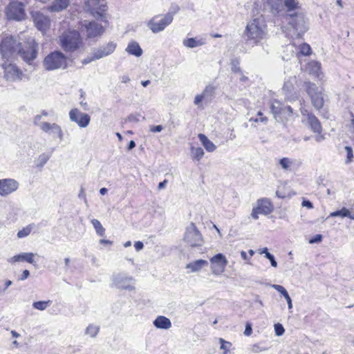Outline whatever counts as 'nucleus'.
<instances>
[{
    "label": "nucleus",
    "mask_w": 354,
    "mask_h": 354,
    "mask_svg": "<svg viewBox=\"0 0 354 354\" xmlns=\"http://www.w3.org/2000/svg\"><path fill=\"white\" fill-rule=\"evenodd\" d=\"M266 12L274 17L281 15L284 12L282 0H254L252 12L261 15Z\"/></svg>",
    "instance_id": "obj_4"
},
{
    "label": "nucleus",
    "mask_w": 354,
    "mask_h": 354,
    "mask_svg": "<svg viewBox=\"0 0 354 354\" xmlns=\"http://www.w3.org/2000/svg\"><path fill=\"white\" fill-rule=\"evenodd\" d=\"M115 48L116 44L111 41L106 44L105 46L95 48L93 50L95 51V58H98L100 59L106 57L112 54L115 50Z\"/></svg>",
    "instance_id": "obj_25"
},
{
    "label": "nucleus",
    "mask_w": 354,
    "mask_h": 354,
    "mask_svg": "<svg viewBox=\"0 0 354 354\" xmlns=\"http://www.w3.org/2000/svg\"><path fill=\"white\" fill-rule=\"evenodd\" d=\"M198 138L207 151L213 152L216 150V145L210 140H209L206 136L200 133L198 134Z\"/></svg>",
    "instance_id": "obj_35"
},
{
    "label": "nucleus",
    "mask_w": 354,
    "mask_h": 354,
    "mask_svg": "<svg viewBox=\"0 0 354 354\" xmlns=\"http://www.w3.org/2000/svg\"><path fill=\"white\" fill-rule=\"evenodd\" d=\"M252 329L250 324H247V325L245 326V331H244V334L246 336H250L252 334Z\"/></svg>",
    "instance_id": "obj_58"
},
{
    "label": "nucleus",
    "mask_w": 354,
    "mask_h": 354,
    "mask_svg": "<svg viewBox=\"0 0 354 354\" xmlns=\"http://www.w3.org/2000/svg\"><path fill=\"white\" fill-rule=\"evenodd\" d=\"M6 14L10 19L23 20L26 16L24 6L19 2H11L6 8Z\"/></svg>",
    "instance_id": "obj_15"
},
{
    "label": "nucleus",
    "mask_w": 354,
    "mask_h": 354,
    "mask_svg": "<svg viewBox=\"0 0 354 354\" xmlns=\"http://www.w3.org/2000/svg\"><path fill=\"white\" fill-rule=\"evenodd\" d=\"M30 276V272L28 270H25L23 271L22 274L19 277V280L24 281L26 279Z\"/></svg>",
    "instance_id": "obj_57"
},
{
    "label": "nucleus",
    "mask_w": 354,
    "mask_h": 354,
    "mask_svg": "<svg viewBox=\"0 0 354 354\" xmlns=\"http://www.w3.org/2000/svg\"><path fill=\"white\" fill-rule=\"evenodd\" d=\"M162 125H157V126H151L150 127V131L153 133L160 132L162 130Z\"/></svg>",
    "instance_id": "obj_53"
},
{
    "label": "nucleus",
    "mask_w": 354,
    "mask_h": 354,
    "mask_svg": "<svg viewBox=\"0 0 354 354\" xmlns=\"http://www.w3.org/2000/svg\"><path fill=\"white\" fill-rule=\"evenodd\" d=\"M304 86L313 106L317 110L321 109L324 103L323 88H319L315 84L310 82H305Z\"/></svg>",
    "instance_id": "obj_8"
},
{
    "label": "nucleus",
    "mask_w": 354,
    "mask_h": 354,
    "mask_svg": "<svg viewBox=\"0 0 354 354\" xmlns=\"http://www.w3.org/2000/svg\"><path fill=\"white\" fill-rule=\"evenodd\" d=\"M40 129L47 134L58 138L60 140L64 138V132L62 127L57 123L46 122V123L41 124Z\"/></svg>",
    "instance_id": "obj_24"
},
{
    "label": "nucleus",
    "mask_w": 354,
    "mask_h": 354,
    "mask_svg": "<svg viewBox=\"0 0 354 354\" xmlns=\"http://www.w3.org/2000/svg\"><path fill=\"white\" fill-rule=\"evenodd\" d=\"M38 45L33 38H28L23 48L19 46L17 55L26 62H30L37 57Z\"/></svg>",
    "instance_id": "obj_12"
},
{
    "label": "nucleus",
    "mask_w": 354,
    "mask_h": 354,
    "mask_svg": "<svg viewBox=\"0 0 354 354\" xmlns=\"http://www.w3.org/2000/svg\"><path fill=\"white\" fill-rule=\"evenodd\" d=\"M204 155V151L201 147H191V156L193 159L199 161Z\"/></svg>",
    "instance_id": "obj_39"
},
{
    "label": "nucleus",
    "mask_w": 354,
    "mask_h": 354,
    "mask_svg": "<svg viewBox=\"0 0 354 354\" xmlns=\"http://www.w3.org/2000/svg\"><path fill=\"white\" fill-rule=\"evenodd\" d=\"M284 6L288 11L294 10L299 8V1L298 0H285Z\"/></svg>",
    "instance_id": "obj_44"
},
{
    "label": "nucleus",
    "mask_w": 354,
    "mask_h": 354,
    "mask_svg": "<svg viewBox=\"0 0 354 354\" xmlns=\"http://www.w3.org/2000/svg\"><path fill=\"white\" fill-rule=\"evenodd\" d=\"M258 252L260 254H265V257L269 259L272 267H277V262L276 261L274 257L268 252V249L267 248L259 249Z\"/></svg>",
    "instance_id": "obj_37"
},
{
    "label": "nucleus",
    "mask_w": 354,
    "mask_h": 354,
    "mask_svg": "<svg viewBox=\"0 0 354 354\" xmlns=\"http://www.w3.org/2000/svg\"><path fill=\"white\" fill-rule=\"evenodd\" d=\"M50 155L47 153H41L37 160V165L38 167H42L49 160Z\"/></svg>",
    "instance_id": "obj_45"
},
{
    "label": "nucleus",
    "mask_w": 354,
    "mask_h": 354,
    "mask_svg": "<svg viewBox=\"0 0 354 354\" xmlns=\"http://www.w3.org/2000/svg\"><path fill=\"white\" fill-rule=\"evenodd\" d=\"M215 88L212 85L207 86L201 93L197 94L194 100V104L201 107L203 104H208L214 95Z\"/></svg>",
    "instance_id": "obj_21"
},
{
    "label": "nucleus",
    "mask_w": 354,
    "mask_h": 354,
    "mask_svg": "<svg viewBox=\"0 0 354 354\" xmlns=\"http://www.w3.org/2000/svg\"><path fill=\"white\" fill-rule=\"evenodd\" d=\"M135 283L133 277L124 272H117L112 274L110 286L120 290L133 291L136 289Z\"/></svg>",
    "instance_id": "obj_6"
},
{
    "label": "nucleus",
    "mask_w": 354,
    "mask_h": 354,
    "mask_svg": "<svg viewBox=\"0 0 354 354\" xmlns=\"http://www.w3.org/2000/svg\"><path fill=\"white\" fill-rule=\"evenodd\" d=\"M157 328L169 329L171 327V322L169 319L165 316H158L153 322Z\"/></svg>",
    "instance_id": "obj_32"
},
{
    "label": "nucleus",
    "mask_w": 354,
    "mask_h": 354,
    "mask_svg": "<svg viewBox=\"0 0 354 354\" xmlns=\"http://www.w3.org/2000/svg\"><path fill=\"white\" fill-rule=\"evenodd\" d=\"M134 247L136 251H140L143 249L144 245L143 243L141 241H136L134 243Z\"/></svg>",
    "instance_id": "obj_55"
},
{
    "label": "nucleus",
    "mask_w": 354,
    "mask_h": 354,
    "mask_svg": "<svg viewBox=\"0 0 354 354\" xmlns=\"http://www.w3.org/2000/svg\"><path fill=\"white\" fill-rule=\"evenodd\" d=\"M41 118H42V115L40 113V114L36 115L33 119L34 124L37 126L39 129H40L41 124L46 123V122H41Z\"/></svg>",
    "instance_id": "obj_50"
},
{
    "label": "nucleus",
    "mask_w": 354,
    "mask_h": 354,
    "mask_svg": "<svg viewBox=\"0 0 354 354\" xmlns=\"http://www.w3.org/2000/svg\"><path fill=\"white\" fill-rule=\"evenodd\" d=\"M80 26L82 30L83 28L86 30L88 38L99 37L104 32L103 26L95 21L88 22L87 21H84L81 22Z\"/></svg>",
    "instance_id": "obj_20"
},
{
    "label": "nucleus",
    "mask_w": 354,
    "mask_h": 354,
    "mask_svg": "<svg viewBox=\"0 0 354 354\" xmlns=\"http://www.w3.org/2000/svg\"><path fill=\"white\" fill-rule=\"evenodd\" d=\"M211 271L214 275H221L224 272L227 264L226 257L221 253L213 256L210 259Z\"/></svg>",
    "instance_id": "obj_16"
},
{
    "label": "nucleus",
    "mask_w": 354,
    "mask_h": 354,
    "mask_svg": "<svg viewBox=\"0 0 354 354\" xmlns=\"http://www.w3.org/2000/svg\"><path fill=\"white\" fill-rule=\"evenodd\" d=\"M297 82L296 76H291L286 80L283 84L282 91L285 98L290 102L295 101L299 97V94L296 91L295 84Z\"/></svg>",
    "instance_id": "obj_17"
},
{
    "label": "nucleus",
    "mask_w": 354,
    "mask_h": 354,
    "mask_svg": "<svg viewBox=\"0 0 354 354\" xmlns=\"http://www.w3.org/2000/svg\"><path fill=\"white\" fill-rule=\"evenodd\" d=\"M96 59H99L98 58H95V51L93 50V56L92 57H87L86 58L84 59L82 61V63L83 64H88L91 63V62H93L94 60H96Z\"/></svg>",
    "instance_id": "obj_52"
},
{
    "label": "nucleus",
    "mask_w": 354,
    "mask_h": 354,
    "mask_svg": "<svg viewBox=\"0 0 354 354\" xmlns=\"http://www.w3.org/2000/svg\"><path fill=\"white\" fill-rule=\"evenodd\" d=\"M184 241L191 247H199L203 245V236L194 223H189L186 227Z\"/></svg>",
    "instance_id": "obj_11"
},
{
    "label": "nucleus",
    "mask_w": 354,
    "mask_h": 354,
    "mask_svg": "<svg viewBox=\"0 0 354 354\" xmlns=\"http://www.w3.org/2000/svg\"><path fill=\"white\" fill-rule=\"evenodd\" d=\"M69 118L81 128L86 127L91 121V118L87 113H82L77 109H73L70 111Z\"/></svg>",
    "instance_id": "obj_22"
},
{
    "label": "nucleus",
    "mask_w": 354,
    "mask_h": 354,
    "mask_svg": "<svg viewBox=\"0 0 354 354\" xmlns=\"http://www.w3.org/2000/svg\"><path fill=\"white\" fill-rule=\"evenodd\" d=\"M297 55H310L311 54V48L310 45L306 43H303L298 46Z\"/></svg>",
    "instance_id": "obj_41"
},
{
    "label": "nucleus",
    "mask_w": 354,
    "mask_h": 354,
    "mask_svg": "<svg viewBox=\"0 0 354 354\" xmlns=\"http://www.w3.org/2000/svg\"><path fill=\"white\" fill-rule=\"evenodd\" d=\"M32 228L33 224L27 225L17 232V237L21 239L28 236L30 234Z\"/></svg>",
    "instance_id": "obj_43"
},
{
    "label": "nucleus",
    "mask_w": 354,
    "mask_h": 354,
    "mask_svg": "<svg viewBox=\"0 0 354 354\" xmlns=\"http://www.w3.org/2000/svg\"><path fill=\"white\" fill-rule=\"evenodd\" d=\"M285 299L288 303V309H292V299H291L290 297L289 296V295L288 296L285 297Z\"/></svg>",
    "instance_id": "obj_61"
},
{
    "label": "nucleus",
    "mask_w": 354,
    "mask_h": 354,
    "mask_svg": "<svg viewBox=\"0 0 354 354\" xmlns=\"http://www.w3.org/2000/svg\"><path fill=\"white\" fill-rule=\"evenodd\" d=\"M271 287L273 288L277 291H278L284 297L288 295V291L286 290V288L283 286H282L281 285L272 284V285H271Z\"/></svg>",
    "instance_id": "obj_47"
},
{
    "label": "nucleus",
    "mask_w": 354,
    "mask_h": 354,
    "mask_svg": "<svg viewBox=\"0 0 354 354\" xmlns=\"http://www.w3.org/2000/svg\"><path fill=\"white\" fill-rule=\"evenodd\" d=\"M274 327V332H275L276 335L281 336L284 333V331H285L284 328L281 324H279V323L275 324Z\"/></svg>",
    "instance_id": "obj_49"
},
{
    "label": "nucleus",
    "mask_w": 354,
    "mask_h": 354,
    "mask_svg": "<svg viewBox=\"0 0 354 354\" xmlns=\"http://www.w3.org/2000/svg\"><path fill=\"white\" fill-rule=\"evenodd\" d=\"M209 263L206 260L198 259L189 262L185 266V268L187 270V273L199 272L203 268L207 267Z\"/></svg>",
    "instance_id": "obj_27"
},
{
    "label": "nucleus",
    "mask_w": 354,
    "mask_h": 354,
    "mask_svg": "<svg viewBox=\"0 0 354 354\" xmlns=\"http://www.w3.org/2000/svg\"><path fill=\"white\" fill-rule=\"evenodd\" d=\"M239 62L238 60H233L232 62V71L234 73H239L241 72V69L239 67Z\"/></svg>",
    "instance_id": "obj_51"
},
{
    "label": "nucleus",
    "mask_w": 354,
    "mask_h": 354,
    "mask_svg": "<svg viewBox=\"0 0 354 354\" xmlns=\"http://www.w3.org/2000/svg\"><path fill=\"white\" fill-rule=\"evenodd\" d=\"M129 81H130V79H129V76L123 75L121 77V82L122 83H127Z\"/></svg>",
    "instance_id": "obj_64"
},
{
    "label": "nucleus",
    "mask_w": 354,
    "mask_h": 354,
    "mask_svg": "<svg viewBox=\"0 0 354 354\" xmlns=\"http://www.w3.org/2000/svg\"><path fill=\"white\" fill-rule=\"evenodd\" d=\"M322 239V236L321 234H317L315 236V237L310 240V243H317V242H320Z\"/></svg>",
    "instance_id": "obj_60"
},
{
    "label": "nucleus",
    "mask_w": 354,
    "mask_h": 354,
    "mask_svg": "<svg viewBox=\"0 0 354 354\" xmlns=\"http://www.w3.org/2000/svg\"><path fill=\"white\" fill-rule=\"evenodd\" d=\"M173 19L174 16L170 12L164 15H156L148 21L147 26L153 33H158L171 24Z\"/></svg>",
    "instance_id": "obj_9"
},
{
    "label": "nucleus",
    "mask_w": 354,
    "mask_h": 354,
    "mask_svg": "<svg viewBox=\"0 0 354 354\" xmlns=\"http://www.w3.org/2000/svg\"><path fill=\"white\" fill-rule=\"evenodd\" d=\"M95 230L97 234H98L100 236H105V229L102 225L101 223L95 218H93L91 221Z\"/></svg>",
    "instance_id": "obj_38"
},
{
    "label": "nucleus",
    "mask_w": 354,
    "mask_h": 354,
    "mask_svg": "<svg viewBox=\"0 0 354 354\" xmlns=\"http://www.w3.org/2000/svg\"><path fill=\"white\" fill-rule=\"evenodd\" d=\"M86 6L94 17L101 19L105 23L107 22L104 17L106 10L105 0H86Z\"/></svg>",
    "instance_id": "obj_13"
},
{
    "label": "nucleus",
    "mask_w": 354,
    "mask_h": 354,
    "mask_svg": "<svg viewBox=\"0 0 354 354\" xmlns=\"http://www.w3.org/2000/svg\"><path fill=\"white\" fill-rule=\"evenodd\" d=\"M301 205L303 207H307L308 209H313V203L310 201H308V200H304L302 201Z\"/></svg>",
    "instance_id": "obj_54"
},
{
    "label": "nucleus",
    "mask_w": 354,
    "mask_h": 354,
    "mask_svg": "<svg viewBox=\"0 0 354 354\" xmlns=\"http://www.w3.org/2000/svg\"><path fill=\"white\" fill-rule=\"evenodd\" d=\"M279 165L284 171H291L294 165V160L289 158H283L279 160Z\"/></svg>",
    "instance_id": "obj_36"
},
{
    "label": "nucleus",
    "mask_w": 354,
    "mask_h": 354,
    "mask_svg": "<svg viewBox=\"0 0 354 354\" xmlns=\"http://www.w3.org/2000/svg\"><path fill=\"white\" fill-rule=\"evenodd\" d=\"M252 19L248 23L244 30V37L247 41L254 44L263 39L267 34L266 24L263 14L253 13Z\"/></svg>",
    "instance_id": "obj_1"
},
{
    "label": "nucleus",
    "mask_w": 354,
    "mask_h": 354,
    "mask_svg": "<svg viewBox=\"0 0 354 354\" xmlns=\"http://www.w3.org/2000/svg\"><path fill=\"white\" fill-rule=\"evenodd\" d=\"M341 218L348 217L352 220H354V212H351L346 207H342L341 209L333 212L330 214L329 217H337Z\"/></svg>",
    "instance_id": "obj_34"
},
{
    "label": "nucleus",
    "mask_w": 354,
    "mask_h": 354,
    "mask_svg": "<svg viewBox=\"0 0 354 354\" xmlns=\"http://www.w3.org/2000/svg\"><path fill=\"white\" fill-rule=\"evenodd\" d=\"M20 44L10 36L5 37L0 44V51L4 59H9L17 55Z\"/></svg>",
    "instance_id": "obj_10"
},
{
    "label": "nucleus",
    "mask_w": 354,
    "mask_h": 354,
    "mask_svg": "<svg viewBox=\"0 0 354 354\" xmlns=\"http://www.w3.org/2000/svg\"><path fill=\"white\" fill-rule=\"evenodd\" d=\"M126 51L129 54L134 55L138 57H140L143 53L138 43L134 41L129 43L127 47L126 48Z\"/></svg>",
    "instance_id": "obj_33"
},
{
    "label": "nucleus",
    "mask_w": 354,
    "mask_h": 354,
    "mask_svg": "<svg viewBox=\"0 0 354 354\" xmlns=\"http://www.w3.org/2000/svg\"><path fill=\"white\" fill-rule=\"evenodd\" d=\"M51 304V301H35L32 304V306L34 308L39 310H46Z\"/></svg>",
    "instance_id": "obj_42"
},
{
    "label": "nucleus",
    "mask_w": 354,
    "mask_h": 354,
    "mask_svg": "<svg viewBox=\"0 0 354 354\" xmlns=\"http://www.w3.org/2000/svg\"><path fill=\"white\" fill-rule=\"evenodd\" d=\"M271 111L275 120L278 122H285L293 116V111L290 106L285 105L279 100H274L270 106Z\"/></svg>",
    "instance_id": "obj_7"
},
{
    "label": "nucleus",
    "mask_w": 354,
    "mask_h": 354,
    "mask_svg": "<svg viewBox=\"0 0 354 354\" xmlns=\"http://www.w3.org/2000/svg\"><path fill=\"white\" fill-rule=\"evenodd\" d=\"M71 3V0H54L48 10L53 12H59L66 10Z\"/></svg>",
    "instance_id": "obj_29"
},
{
    "label": "nucleus",
    "mask_w": 354,
    "mask_h": 354,
    "mask_svg": "<svg viewBox=\"0 0 354 354\" xmlns=\"http://www.w3.org/2000/svg\"><path fill=\"white\" fill-rule=\"evenodd\" d=\"M253 353H259L260 351H264V348L260 347L259 344H254L251 348Z\"/></svg>",
    "instance_id": "obj_56"
},
{
    "label": "nucleus",
    "mask_w": 354,
    "mask_h": 354,
    "mask_svg": "<svg viewBox=\"0 0 354 354\" xmlns=\"http://www.w3.org/2000/svg\"><path fill=\"white\" fill-rule=\"evenodd\" d=\"M31 15L35 26L41 32L47 30L50 24V19L43 13L35 11L31 12Z\"/></svg>",
    "instance_id": "obj_23"
},
{
    "label": "nucleus",
    "mask_w": 354,
    "mask_h": 354,
    "mask_svg": "<svg viewBox=\"0 0 354 354\" xmlns=\"http://www.w3.org/2000/svg\"><path fill=\"white\" fill-rule=\"evenodd\" d=\"M257 115L259 116L258 118H250V122L252 121V122H263V123H266L268 122L267 117L263 116L261 111H259L258 113H257Z\"/></svg>",
    "instance_id": "obj_48"
},
{
    "label": "nucleus",
    "mask_w": 354,
    "mask_h": 354,
    "mask_svg": "<svg viewBox=\"0 0 354 354\" xmlns=\"http://www.w3.org/2000/svg\"><path fill=\"white\" fill-rule=\"evenodd\" d=\"M35 256H36V254L32 252H22L9 258L8 259V262L11 264H13L17 262L26 261L31 264H35Z\"/></svg>",
    "instance_id": "obj_26"
},
{
    "label": "nucleus",
    "mask_w": 354,
    "mask_h": 354,
    "mask_svg": "<svg viewBox=\"0 0 354 354\" xmlns=\"http://www.w3.org/2000/svg\"><path fill=\"white\" fill-rule=\"evenodd\" d=\"M206 44L205 39L201 37H196L191 38H186L183 39V44L184 46L189 48H194L196 47L201 46Z\"/></svg>",
    "instance_id": "obj_30"
},
{
    "label": "nucleus",
    "mask_w": 354,
    "mask_h": 354,
    "mask_svg": "<svg viewBox=\"0 0 354 354\" xmlns=\"http://www.w3.org/2000/svg\"><path fill=\"white\" fill-rule=\"evenodd\" d=\"M273 210V206L271 201L268 198H261L257 201V205L252 208L251 216L257 220L259 214L267 215Z\"/></svg>",
    "instance_id": "obj_14"
},
{
    "label": "nucleus",
    "mask_w": 354,
    "mask_h": 354,
    "mask_svg": "<svg viewBox=\"0 0 354 354\" xmlns=\"http://www.w3.org/2000/svg\"><path fill=\"white\" fill-rule=\"evenodd\" d=\"M3 67L4 69V77L7 80L16 82L22 80L24 74L15 64L4 63Z\"/></svg>",
    "instance_id": "obj_19"
},
{
    "label": "nucleus",
    "mask_w": 354,
    "mask_h": 354,
    "mask_svg": "<svg viewBox=\"0 0 354 354\" xmlns=\"http://www.w3.org/2000/svg\"><path fill=\"white\" fill-rule=\"evenodd\" d=\"M167 184V180H164L163 181L160 182L158 185V189H162L165 187L166 185Z\"/></svg>",
    "instance_id": "obj_62"
},
{
    "label": "nucleus",
    "mask_w": 354,
    "mask_h": 354,
    "mask_svg": "<svg viewBox=\"0 0 354 354\" xmlns=\"http://www.w3.org/2000/svg\"><path fill=\"white\" fill-rule=\"evenodd\" d=\"M308 124L313 132L321 133L322 128L319 120L313 114H307Z\"/></svg>",
    "instance_id": "obj_31"
},
{
    "label": "nucleus",
    "mask_w": 354,
    "mask_h": 354,
    "mask_svg": "<svg viewBox=\"0 0 354 354\" xmlns=\"http://www.w3.org/2000/svg\"><path fill=\"white\" fill-rule=\"evenodd\" d=\"M306 70L315 76L318 80L324 81V75L321 71V64L316 61H311L308 64Z\"/></svg>",
    "instance_id": "obj_28"
},
{
    "label": "nucleus",
    "mask_w": 354,
    "mask_h": 354,
    "mask_svg": "<svg viewBox=\"0 0 354 354\" xmlns=\"http://www.w3.org/2000/svg\"><path fill=\"white\" fill-rule=\"evenodd\" d=\"M59 44L64 51L73 53L82 47L83 41L77 30L68 28L60 33Z\"/></svg>",
    "instance_id": "obj_3"
},
{
    "label": "nucleus",
    "mask_w": 354,
    "mask_h": 354,
    "mask_svg": "<svg viewBox=\"0 0 354 354\" xmlns=\"http://www.w3.org/2000/svg\"><path fill=\"white\" fill-rule=\"evenodd\" d=\"M19 186L18 181L13 178H3L0 180V196L6 197L16 192Z\"/></svg>",
    "instance_id": "obj_18"
},
{
    "label": "nucleus",
    "mask_w": 354,
    "mask_h": 354,
    "mask_svg": "<svg viewBox=\"0 0 354 354\" xmlns=\"http://www.w3.org/2000/svg\"><path fill=\"white\" fill-rule=\"evenodd\" d=\"M100 243L103 245H111L112 241L106 239H100Z\"/></svg>",
    "instance_id": "obj_63"
},
{
    "label": "nucleus",
    "mask_w": 354,
    "mask_h": 354,
    "mask_svg": "<svg viewBox=\"0 0 354 354\" xmlns=\"http://www.w3.org/2000/svg\"><path fill=\"white\" fill-rule=\"evenodd\" d=\"M99 330L100 327L98 326L91 324L86 327L85 330V334L89 335L91 337L94 338L98 334Z\"/></svg>",
    "instance_id": "obj_40"
},
{
    "label": "nucleus",
    "mask_w": 354,
    "mask_h": 354,
    "mask_svg": "<svg viewBox=\"0 0 354 354\" xmlns=\"http://www.w3.org/2000/svg\"><path fill=\"white\" fill-rule=\"evenodd\" d=\"M288 26L283 31L291 37H301L307 30L308 26L302 13L286 14Z\"/></svg>",
    "instance_id": "obj_2"
},
{
    "label": "nucleus",
    "mask_w": 354,
    "mask_h": 354,
    "mask_svg": "<svg viewBox=\"0 0 354 354\" xmlns=\"http://www.w3.org/2000/svg\"><path fill=\"white\" fill-rule=\"evenodd\" d=\"M344 149L346 153V164H349L353 161V149L351 147L348 146L345 147Z\"/></svg>",
    "instance_id": "obj_46"
},
{
    "label": "nucleus",
    "mask_w": 354,
    "mask_h": 354,
    "mask_svg": "<svg viewBox=\"0 0 354 354\" xmlns=\"http://www.w3.org/2000/svg\"><path fill=\"white\" fill-rule=\"evenodd\" d=\"M43 66L46 71L66 69L68 67L67 57L61 51L55 50L45 57Z\"/></svg>",
    "instance_id": "obj_5"
},
{
    "label": "nucleus",
    "mask_w": 354,
    "mask_h": 354,
    "mask_svg": "<svg viewBox=\"0 0 354 354\" xmlns=\"http://www.w3.org/2000/svg\"><path fill=\"white\" fill-rule=\"evenodd\" d=\"M241 257L243 260L246 261L248 263H250L249 261L250 259V257H249V255H248V254L245 251L241 252Z\"/></svg>",
    "instance_id": "obj_59"
}]
</instances>
